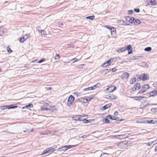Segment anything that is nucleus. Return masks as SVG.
<instances>
[{
  "instance_id": "obj_1",
  "label": "nucleus",
  "mask_w": 157,
  "mask_h": 157,
  "mask_svg": "<svg viewBox=\"0 0 157 157\" xmlns=\"http://www.w3.org/2000/svg\"><path fill=\"white\" fill-rule=\"evenodd\" d=\"M105 27L110 30L111 35L114 38L117 37L116 30L114 27L112 26L109 27L108 25H105Z\"/></svg>"
},
{
  "instance_id": "obj_2",
  "label": "nucleus",
  "mask_w": 157,
  "mask_h": 157,
  "mask_svg": "<svg viewBox=\"0 0 157 157\" xmlns=\"http://www.w3.org/2000/svg\"><path fill=\"white\" fill-rule=\"evenodd\" d=\"M139 78L141 80L145 81L148 79L149 77L147 74H143L141 75H139Z\"/></svg>"
},
{
  "instance_id": "obj_3",
  "label": "nucleus",
  "mask_w": 157,
  "mask_h": 157,
  "mask_svg": "<svg viewBox=\"0 0 157 157\" xmlns=\"http://www.w3.org/2000/svg\"><path fill=\"white\" fill-rule=\"evenodd\" d=\"M75 146V145H66L59 148V150L60 151H65L71 147H74Z\"/></svg>"
},
{
  "instance_id": "obj_4",
  "label": "nucleus",
  "mask_w": 157,
  "mask_h": 157,
  "mask_svg": "<svg viewBox=\"0 0 157 157\" xmlns=\"http://www.w3.org/2000/svg\"><path fill=\"white\" fill-rule=\"evenodd\" d=\"M150 88V86L148 84H145L142 87V90L140 91V93H143L146 91L147 89Z\"/></svg>"
},
{
  "instance_id": "obj_5",
  "label": "nucleus",
  "mask_w": 157,
  "mask_h": 157,
  "mask_svg": "<svg viewBox=\"0 0 157 157\" xmlns=\"http://www.w3.org/2000/svg\"><path fill=\"white\" fill-rule=\"evenodd\" d=\"M116 89V87L115 86L111 85L106 89L105 90H108L110 92H112L114 91Z\"/></svg>"
},
{
  "instance_id": "obj_6",
  "label": "nucleus",
  "mask_w": 157,
  "mask_h": 157,
  "mask_svg": "<svg viewBox=\"0 0 157 157\" xmlns=\"http://www.w3.org/2000/svg\"><path fill=\"white\" fill-rule=\"evenodd\" d=\"M113 60V59L112 58H110L106 62L102 64V67H105L108 66H109L111 64V61H112Z\"/></svg>"
},
{
  "instance_id": "obj_7",
  "label": "nucleus",
  "mask_w": 157,
  "mask_h": 157,
  "mask_svg": "<svg viewBox=\"0 0 157 157\" xmlns=\"http://www.w3.org/2000/svg\"><path fill=\"white\" fill-rule=\"evenodd\" d=\"M140 88V83L137 82L134 85V87L132 88L133 91H135L139 90Z\"/></svg>"
},
{
  "instance_id": "obj_8",
  "label": "nucleus",
  "mask_w": 157,
  "mask_h": 157,
  "mask_svg": "<svg viewBox=\"0 0 157 157\" xmlns=\"http://www.w3.org/2000/svg\"><path fill=\"white\" fill-rule=\"evenodd\" d=\"M125 19L129 23H132L134 21V18L132 17H126Z\"/></svg>"
},
{
  "instance_id": "obj_9",
  "label": "nucleus",
  "mask_w": 157,
  "mask_h": 157,
  "mask_svg": "<svg viewBox=\"0 0 157 157\" xmlns=\"http://www.w3.org/2000/svg\"><path fill=\"white\" fill-rule=\"evenodd\" d=\"M129 76V73L128 72L124 73L121 76V78L122 79H127L128 78Z\"/></svg>"
},
{
  "instance_id": "obj_10",
  "label": "nucleus",
  "mask_w": 157,
  "mask_h": 157,
  "mask_svg": "<svg viewBox=\"0 0 157 157\" xmlns=\"http://www.w3.org/2000/svg\"><path fill=\"white\" fill-rule=\"evenodd\" d=\"M149 97H154L157 95V90H154L150 92L149 94Z\"/></svg>"
},
{
  "instance_id": "obj_11",
  "label": "nucleus",
  "mask_w": 157,
  "mask_h": 157,
  "mask_svg": "<svg viewBox=\"0 0 157 157\" xmlns=\"http://www.w3.org/2000/svg\"><path fill=\"white\" fill-rule=\"evenodd\" d=\"M126 50H127L128 53V54H130L132 52V48L130 45H128L127 46V47L126 48Z\"/></svg>"
},
{
  "instance_id": "obj_12",
  "label": "nucleus",
  "mask_w": 157,
  "mask_h": 157,
  "mask_svg": "<svg viewBox=\"0 0 157 157\" xmlns=\"http://www.w3.org/2000/svg\"><path fill=\"white\" fill-rule=\"evenodd\" d=\"M91 99H78L77 100L78 102L80 101L81 102L83 103H86L87 102L90 101Z\"/></svg>"
},
{
  "instance_id": "obj_13",
  "label": "nucleus",
  "mask_w": 157,
  "mask_h": 157,
  "mask_svg": "<svg viewBox=\"0 0 157 157\" xmlns=\"http://www.w3.org/2000/svg\"><path fill=\"white\" fill-rule=\"evenodd\" d=\"M10 106H11V107L8 108V109H13V108H17V106H13V105H10ZM9 106H3L2 107H1V109H6L7 107H9Z\"/></svg>"
},
{
  "instance_id": "obj_14",
  "label": "nucleus",
  "mask_w": 157,
  "mask_h": 157,
  "mask_svg": "<svg viewBox=\"0 0 157 157\" xmlns=\"http://www.w3.org/2000/svg\"><path fill=\"white\" fill-rule=\"evenodd\" d=\"M111 105L110 103H109L107 104H106L103 107H102L101 108V109L102 110H104L108 108L109 107H110L111 106Z\"/></svg>"
},
{
  "instance_id": "obj_15",
  "label": "nucleus",
  "mask_w": 157,
  "mask_h": 157,
  "mask_svg": "<svg viewBox=\"0 0 157 157\" xmlns=\"http://www.w3.org/2000/svg\"><path fill=\"white\" fill-rule=\"evenodd\" d=\"M74 99H68L67 105L68 106H70L71 105Z\"/></svg>"
},
{
  "instance_id": "obj_16",
  "label": "nucleus",
  "mask_w": 157,
  "mask_h": 157,
  "mask_svg": "<svg viewBox=\"0 0 157 157\" xmlns=\"http://www.w3.org/2000/svg\"><path fill=\"white\" fill-rule=\"evenodd\" d=\"M96 85H94L93 87H90L86 88L84 89L83 90L84 91H86L89 90H93L94 89V87H96Z\"/></svg>"
},
{
  "instance_id": "obj_17",
  "label": "nucleus",
  "mask_w": 157,
  "mask_h": 157,
  "mask_svg": "<svg viewBox=\"0 0 157 157\" xmlns=\"http://www.w3.org/2000/svg\"><path fill=\"white\" fill-rule=\"evenodd\" d=\"M39 32L41 33V35L43 36H45L47 35V33L44 30H39L38 29L37 30Z\"/></svg>"
},
{
  "instance_id": "obj_18",
  "label": "nucleus",
  "mask_w": 157,
  "mask_h": 157,
  "mask_svg": "<svg viewBox=\"0 0 157 157\" xmlns=\"http://www.w3.org/2000/svg\"><path fill=\"white\" fill-rule=\"evenodd\" d=\"M126 50V48H121L118 49L117 51V52L120 53L121 52H123Z\"/></svg>"
},
{
  "instance_id": "obj_19",
  "label": "nucleus",
  "mask_w": 157,
  "mask_h": 157,
  "mask_svg": "<svg viewBox=\"0 0 157 157\" xmlns=\"http://www.w3.org/2000/svg\"><path fill=\"white\" fill-rule=\"evenodd\" d=\"M117 136L119 137H117V138L119 139H121L124 138L125 137H127V136L126 134H121L120 135H117Z\"/></svg>"
},
{
  "instance_id": "obj_20",
  "label": "nucleus",
  "mask_w": 157,
  "mask_h": 157,
  "mask_svg": "<svg viewBox=\"0 0 157 157\" xmlns=\"http://www.w3.org/2000/svg\"><path fill=\"white\" fill-rule=\"evenodd\" d=\"M152 5L154 6L156 5V3L155 0H148Z\"/></svg>"
},
{
  "instance_id": "obj_21",
  "label": "nucleus",
  "mask_w": 157,
  "mask_h": 157,
  "mask_svg": "<svg viewBox=\"0 0 157 157\" xmlns=\"http://www.w3.org/2000/svg\"><path fill=\"white\" fill-rule=\"evenodd\" d=\"M86 116L85 115H78L77 116V118L75 119V120L76 121H82V120H81L80 119V117H85ZM86 116H87V115Z\"/></svg>"
},
{
  "instance_id": "obj_22",
  "label": "nucleus",
  "mask_w": 157,
  "mask_h": 157,
  "mask_svg": "<svg viewBox=\"0 0 157 157\" xmlns=\"http://www.w3.org/2000/svg\"><path fill=\"white\" fill-rule=\"evenodd\" d=\"M133 22L135 25H137L140 23V21L138 19H136Z\"/></svg>"
},
{
  "instance_id": "obj_23",
  "label": "nucleus",
  "mask_w": 157,
  "mask_h": 157,
  "mask_svg": "<svg viewBox=\"0 0 157 157\" xmlns=\"http://www.w3.org/2000/svg\"><path fill=\"white\" fill-rule=\"evenodd\" d=\"M136 81V78L135 77L131 78L130 80V83L131 84H132Z\"/></svg>"
},
{
  "instance_id": "obj_24",
  "label": "nucleus",
  "mask_w": 157,
  "mask_h": 157,
  "mask_svg": "<svg viewBox=\"0 0 157 157\" xmlns=\"http://www.w3.org/2000/svg\"><path fill=\"white\" fill-rule=\"evenodd\" d=\"M26 39L25 38L24 36H22L19 39V41L21 43H23L25 41Z\"/></svg>"
},
{
  "instance_id": "obj_25",
  "label": "nucleus",
  "mask_w": 157,
  "mask_h": 157,
  "mask_svg": "<svg viewBox=\"0 0 157 157\" xmlns=\"http://www.w3.org/2000/svg\"><path fill=\"white\" fill-rule=\"evenodd\" d=\"M47 149L48 150V153L50 152H53L55 151V149L54 148L52 147L48 148H47Z\"/></svg>"
},
{
  "instance_id": "obj_26",
  "label": "nucleus",
  "mask_w": 157,
  "mask_h": 157,
  "mask_svg": "<svg viewBox=\"0 0 157 157\" xmlns=\"http://www.w3.org/2000/svg\"><path fill=\"white\" fill-rule=\"evenodd\" d=\"M109 155V154L108 153H103L101 155L100 157H108Z\"/></svg>"
},
{
  "instance_id": "obj_27",
  "label": "nucleus",
  "mask_w": 157,
  "mask_h": 157,
  "mask_svg": "<svg viewBox=\"0 0 157 157\" xmlns=\"http://www.w3.org/2000/svg\"><path fill=\"white\" fill-rule=\"evenodd\" d=\"M106 118H109L110 119L112 120H116L117 118H115L114 116H113L111 115H109L106 117Z\"/></svg>"
},
{
  "instance_id": "obj_28",
  "label": "nucleus",
  "mask_w": 157,
  "mask_h": 157,
  "mask_svg": "<svg viewBox=\"0 0 157 157\" xmlns=\"http://www.w3.org/2000/svg\"><path fill=\"white\" fill-rule=\"evenodd\" d=\"M95 18V16L94 15H92L86 17V19H89L91 20H93Z\"/></svg>"
},
{
  "instance_id": "obj_29",
  "label": "nucleus",
  "mask_w": 157,
  "mask_h": 157,
  "mask_svg": "<svg viewBox=\"0 0 157 157\" xmlns=\"http://www.w3.org/2000/svg\"><path fill=\"white\" fill-rule=\"evenodd\" d=\"M48 109V110L52 111L53 110L55 109V107L54 106H50Z\"/></svg>"
},
{
  "instance_id": "obj_30",
  "label": "nucleus",
  "mask_w": 157,
  "mask_h": 157,
  "mask_svg": "<svg viewBox=\"0 0 157 157\" xmlns=\"http://www.w3.org/2000/svg\"><path fill=\"white\" fill-rule=\"evenodd\" d=\"M28 107H30V108H32L33 107V105L32 104H29L28 105H25L23 107V109H24V108H28Z\"/></svg>"
},
{
  "instance_id": "obj_31",
  "label": "nucleus",
  "mask_w": 157,
  "mask_h": 157,
  "mask_svg": "<svg viewBox=\"0 0 157 157\" xmlns=\"http://www.w3.org/2000/svg\"><path fill=\"white\" fill-rule=\"evenodd\" d=\"M151 48L150 47H148L145 48L144 50L146 51L149 52L151 51Z\"/></svg>"
},
{
  "instance_id": "obj_32",
  "label": "nucleus",
  "mask_w": 157,
  "mask_h": 157,
  "mask_svg": "<svg viewBox=\"0 0 157 157\" xmlns=\"http://www.w3.org/2000/svg\"><path fill=\"white\" fill-rule=\"evenodd\" d=\"M60 56L59 55V54H56L55 57L54 59L56 60L60 58Z\"/></svg>"
},
{
  "instance_id": "obj_33",
  "label": "nucleus",
  "mask_w": 157,
  "mask_h": 157,
  "mask_svg": "<svg viewBox=\"0 0 157 157\" xmlns=\"http://www.w3.org/2000/svg\"><path fill=\"white\" fill-rule=\"evenodd\" d=\"M41 110L42 111H45L48 110V109L47 108L44 107V106H42L41 108Z\"/></svg>"
},
{
  "instance_id": "obj_34",
  "label": "nucleus",
  "mask_w": 157,
  "mask_h": 157,
  "mask_svg": "<svg viewBox=\"0 0 157 157\" xmlns=\"http://www.w3.org/2000/svg\"><path fill=\"white\" fill-rule=\"evenodd\" d=\"M109 97L110 98H117V97L116 95H114L113 94H110L109 96Z\"/></svg>"
},
{
  "instance_id": "obj_35",
  "label": "nucleus",
  "mask_w": 157,
  "mask_h": 157,
  "mask_svg": "<svg viewBox=\"0 0 157 157\" xmlns=\"http://www.w3.org/2000/svg\"><path fill=\"white\" fill-rule=\"evenodd\" d=\"M6 49L8 53H11L12 52V51L9 47H7Z\"/></svg>"
},
{
  "instance_id": "obj_36",
  "label": "nucleus",
  "mask_w": 157,
  "mask_h": 157,
  "mask_svg": "<svg viewBox=\"0 0 157 157\" xmlns=\"http://www.w3.org/2000/svg\"><path fill=\"white\" fill-rule=\"evenodd\" d=\"M103 121L104 123H108L109 122V121L107 119L105 118L103 120Z\"/></svg>"
},
{
  "instance_id": "obj_37",
  "label": "nucleus",
  "mask_w": 157,
  "mask_h": 157,
  "mask_svg": "<svg viewBox=\"0 0 157 157\" xmlns=\"http://www.w3.org/2000/svg\"><path fill=\"white\" fill-rule=\"evenodd\" d=\"M45 60V59L44 58H43L41 59L40 60L38 61V63H41L43 62H44Z\"/></svg>"
},
{
  "instance_id": "obj_38",
  "label": "nucleus",
  "mask_w": 157,
  "mask_h": 157,
  "mask_svg": "<svg viewBox=\"0 0 157 157\" xmlns=\"http://www.w3.org/2000/svg\"><path fill=\"white\" fill-rule=\"evenodd\" d=\"M23 36H24L25 38L27 39L28 37L29 36V34H26L25 35H24Z\"/></svg>"
},
{
  "instance_id": "obj_39",
  "label": "nucleus",
  "mask_w": 157,
  "mask_h": 157,
  "mask_svg": "<svg viewBox=\"0 0 157 157\" xmlns=\"http://www.w3.org/2000/svg\"><path fill=\"white\" fill-rule=\"evenodd\" d=\"M48 153V150L46 149V150H44L42 154H45L47 153Z\"/></svg>"
},
{
  "instance_id": "obj_40",
  "label": "nucleus",
  "mask_w": 157,
  "mask_h": 157,
  "mask_svg": "<svg viewBox=\"0 0 157 157\" xmlns=\"http://www.w3.org/2000/svg\"><path fill=\"white\" fill-rule=\"evenodd\" d=\"M73 60H74V61L73 62V63H74L78 61V59L76 58H74L71 60L72 61Z\"/></svg>"
},
{
  "instance_id": "obj_41",
  "label": "nucleus",
  "mask_w": 157,
  "mask_h": 157,
  "mask_svg": "<svg viewBox=\"0 0 157 157\" xmlns=\"http://www.w3.org/2000/svg\"><path fill=\"white\" fill-rule=\"evenodd\" d=\"M157 109L156 108L152 109H151V111L152 112H155V111H157V110H156Z\"/></svg>"
},
{
  "instance_id": "obj_42",
  "label": "nucleus",
  "mask_w": 157,
  "mask_h": 157,
  "mask_svg": "<svg viewBox=\"0 0 157 157\" xmlns=\"http://www.w3.org/2000/svg\"><path fill=\"white\" fill-rule=\"evenodd\" d=\"M4 33V31L2 29H0V35H1Z\"/></svg>"
},
{
  "instance_id": "obj_43",
  "label": "nucleus",
  "mask_w": 157,
  "mask_h": 157,
  "mask_svg": "<svg viewBox=\"0 0 157 157\" xmlns=\"http://www.w3.org/2000/svg\"><path fill=\"white\" fill-rule=\"evenodd\" d=\"M153 121V120H151L150 121H146V123H149V124H151V123Z\"/></svg>"
},
{
  "instance_id": "obj_44",
  "label": "nucleus",
  "mask_w": 157,
  "mask_h": 157,
  "mask_svg": "<svg viewBox=\"0 0 157 157\" xmlns=\"http://www.w3.org/2000/svg\"><path fill=\"white\" fill-rule=\"evenodd\" d=\"M134 10L136 12L138 13L140 12V10L139 9H135Z\"/></svg>"
},
{
  "instance_id": "obj_45",
  "label": "nucleus",
  "mask_w": 157,
  "mask_h": 157,
  "mask_svg": "<svg viewBox=\"0 0 157 157\" xmlns=\"http://www.w3.org/2000/svg\"><path fill=\"white\" fill-rule=\"evenodd\" d=\"M118 114V112L117 111H115L114 112L113 114L115 116L117 115Z\"/></svg>"
},
{
  "instance_id": "obj_46",
  "label": "nucleus",
  "mask_w": 157,
  "mask_h": 157,
  "mask_svg": "<svg viewBox=\"0 0 157 157\" xmlns=\"http://www.w3.org/2000/svg\"><path fill=\"white\" fill-rule=\"evenodd\" d=\"M58 25L59 26H62L63 25V24L61 22H59L58 23Z\"/></svg>"
},
{
  "instance_id": "obj_47",
  "label": "nucleus",
  "mask_w": 157,
  "mask_h": 157,
  "mask_svg": "<svg viewBox=\"0 0 157 157\" xmlns=\"http://www.w3.org/2000/svg\"><path fill=\"white\" fill-rule=\"evenodd\" d=\"M29 130L28 129H25V130H23V132H29Z\"/></svg>"
},
{
  "instance_id": "obj_48",
  "label": "nucleus",
  "mask_w": 157,
  "mask_h": 157,
  "mask_svg": "<svg viewBox=\"0 0 157 157\" xmlns=\"http://www.w3.org/2000/svg\"><path fill=\"white\" fill-rule=\"evenodd\" d=\"M145 144H146V145L147 146H151V142H150V143H145Z\"/></svg>"
},
{
  "instance_id": "obj_49",
  "label": "nucleus",
  "mask_w": 157,
  "mask_h": 157,
  "mask_svg": "<svg viewBox=\"0 0 157 157\" xmlns=\"http://www.w3.org/2000/svg\"><path fill=\"white\" fill-rule=\"evenodd\" d=\"M116 69L114 68H113L112 69V72H115L116 71Z\"/></svg>"
},
{
  "instance_id": "obj_50",
  "label": "nucleus",
  "mask_w": 157,
  "mask_h": 157,
  "mask_svg": "<svg viewBox=\"0 0 157 157\" xmlns=\"http://www.w3.org/2000/svg\"><path fill=\"white\" fill-rule=\"evenodd\" d=\"M87 137V135H83L81 137L82 138H85Z\"/></svg>"
},
{
  "instance_id": "obj_51",
  "label": "nucleus",
  "mask_w": 157,
  "mask_h": 157,
  "mask_svg": "<svg viewBox=\"0 0 157 157\" xmlns=\"http://www.w3.org/2000/svg\"><path fill=\"white\" fill-rule=\"evenodd\" d=\"M157 84V82H155V83H154L153 84V86H155V87H156V85Z\"/></svg>"
},
{
  "instance_id": "obj_52",
  "label": "nucleus",
  "mask_w": 157,
  "mask_h": 157,
  "mask_svg": "<svg viewBox=\"0 0 157 157\" xmlns=\"http://www.w3.org/2000/svg\"><path fill=\"white\" fill-rule=\"evenodd\" d=\"M156 140H155V141H153L152 142H151V144H153L154 145L155 144H156V143H155V142H156Z\"/></svg>"
},
{
  "instance_id": "obj_53",
  "label": "nucleus",
  "mask_w": 157,
  "mask_h": 157,
  "mask_svg": "<svg viewBox=\"0 0 157 157\" xmlns=\"http://www.w3.org/2000/svg\"><path fill=\"white\" fill-rule=\"evenodd\" d=\"M68 98H74V97L73 96L71 95Z\"/></svg>"
},
{
  "instance_id": "obj_54",
  "label": "nucleus",
  "mask_w": 157,
  "mask_h": 157,
  "mask_svg": "<svg viewBox=\"0 0 157 157\" xmlns=\"http://www.w3.org/2000/svg\"><path fill=\"white\" fill-rule=\"evenodd\" d=\"M84 65V64H81L80 65H79V66H80V67H83Z\"/></svg>"
},
{
  "instance_id": "obj_55",
  "label": "nucleus",
  "mask_w": 157,
  "mask_h": 157,
  "mask_svg": "<svg viewBox=\"0 0 157 157\" xmlns=\"http://www.w3.org/2000/svg\"><path fill=\"white\" fill-rule=\"evenodd\" d=\"M89 122V121L88 120H86V122H85L86 123H88V122Z\"/></svg>"
},
{
  "instance_id": "obj_56",
  "label": "nucleus",
  "mask_w": 157,
  "mask_h": 157,
  "mask_svg": "<svg viewBox=\"0 0 157 157\" xmlns=\"http://www.w3.org/2000/svg\"><path fill=\"white\" fill-rule=\"evenodd\" d=\"M144 98V97H136V98Z\"/></svg>"
},
{
  "instance_id": "obj_57",
  "label": "nucleus",
  "mask_w": 157,
  "mask_h": 157,
  "mask_svg": "<svg viewBox=\"0 0 157 157\" xmlns=\"http://www.w3.org/2000/svg\"><path fill=\"white\" fill-rule=\"evenodd\" d=\"M155 151H157V146L155 147Z\"/></svg>"
},
{
  "instance_id": "obj_58",
  "label": "nucleus",
  "mask_w": 157,
  "mask_h": 157,
  "mask_svg": "<svg viewBox=\"0 0 157 157\" xmlns=\"http://www.w3.org/2000/svg\"><path fill=\"white\" fill-rule=\"evenodd\" d=\"M113 136L114 138H115V137H117L118 136H117H117Z\"/></svg>"
},
{
  "instance_id": "obj_59",
  "label": "nucleus",
  "mask_w": 157,
  "mask_h": 157,
  "mask_svg": "<svg viewBox=\"0 0 157 157\" xmlns=\"http://www.w3.org/2000/svg\"><path fill=\"white\" fill-rule=\"evenodd\" d=\"M123 144V143L121 142L119 144L120 145H121Z\"/></svg>"
},
{
  "instance_id": "obj_60",
  "label": "nucleus",
  "mask_w": 157,
  "mask_h": 157,
  "mask_svg": "<svg viewBox=\"0 0 157 157\" xmlns=\"http://www.w3.org/2000/svg\"><path fill=\"white\" fill-rule=\"evenodd\" d=\"M48 103L47 102H45V104H48Z\"/></svg>"
},
{
  "instance_id": "obj_61",
  "label": "nucleus",
  "mask_w": 157,
  "mask_h": 157,
  "mask_svg": "<svg viewBox=\"0 0 157 157\" xmlns=\"http://www.w3.org/2000/svg\"><path fill=\"white\" fill-rule=\"evenodd\" d=\"M70 63V61L68 62H64V63Z\"/></svg>"
},
{
  "instance_id": "obj_62",
  "label": "nucleus",
  "mask_w": 157,
  "mask_h": 157,
  "mask_svg": "<svg viewBox=\"0 0 157 157\" xmlns=\"http://www.w3.org/2000/svg\"><path fill=\"white\" fill-rule=\"evenodd\" d=\"M41 133H42V134H47V133H46H46H43L42 132H41Z\"/></svg>"
},
{
  "instance_id": "obj_63",
  "label": "nucleus",
  "mask_w": 157,
  "mask_h": 157,
  "mask_svg": "<svg viewBox=\"0 0 157 157\" xmlns=\"http://www.w3.org/2000/svg\"><path fill=\"white\" fill-rule=\"evenodd\" d=\"M51 89V87H49V88H48V89H50V90Z\"/></svg>"
},
{
  "instance_id": "obj_64",
  "label": "nucleus",
  "mask_w": 157,
  "mask_h": 157,
  "mask_svg": "<svg viewBox=\"0 0 157 157\" xmlns=\"http://www.w3.org/2000/svg\"><path fill=\"white\" fill-rule=\"evenodd\" d=\"M1 71H2V70H1V68H0V72H1Z\"/></svg>"
}]
</instances>
